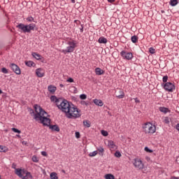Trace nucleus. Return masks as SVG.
Returning a JSON list of instances; mask_svg holds the SVG:
<instances>
[{
    "mask_svg": "<svg viewBox=\"0 0 179 179\" xmlns=\"http://www.w3.org/2000/svg\"><path fill=\"white\" fill-rule=\"evenodd\" d=\"M57 108L62 113H65L67 118L75 120L80 117V110H79L73 104L70 103L65 99H62L57 103Z\"/></svg>",
    "mask_w": 179,
    "mask_h": 179,
    "instance_id": "f257e3e1",
    "label": "nucleus"
},
{
    "mask_svg": "<svg viewBox=\"0 0 179 179\" xmlns=\"http://www.w3.org/2000/svg\"><path fill=\"white\" fill-rule=\"evenodd\" d=\"M17 29H19L22 33H31V30H34L36 27L35 24H29L25 25L24 24L20 23L16 26Z\"/></svg>",
    "mask_w": 179,
    "mask_h": 179,
    "instance_id": "f03ea898",
    "label": "nucleus"
},
{
    "mask_svg": "<svg viewBox=\"0 0 179 179\" xmlns=\"http://www.w3.org/2000/svg\"><path fill=\"white\" fill-rule=\"evenodd\" d=\"M15 173L20 178L29 179L33 178L31 173L25 169H15Z\"/></svg>",
    "mask_w": 179,
    "mask_h": 179,
    "instance_id": "7ed1b4c3",
    "label": "nucleus"
},
{
    "mask_svg": "<svg viewBox=\"0 0 179 179\" xmlns=\"http://www.w3.org/2000/svg\"><path fill=\"white\" fill-rule=\"evenodd\" d=\"M15 173L20 178L29 179L33 178L31 173L25 169H15Z\"/></svg>",
    "mask_w": 179,
    "mask_h": 179,
    "instance_id": "20e7f679",
    "label": "nucleus"
},
{
    "mask_svg": "<svg viewBox=\"0 0 179 179\" xmlns=\"http://www.w3.org/2000/svg\"><path fill=\"white\" fill-rule=\"evenodd\" d=\"M143 132L148 134V135H152L156 132V126L153 125L150 122H147L143 126Z\"/></svg>",
    "mask_w": 179,
    "mask_h": 179,
    "instance_id": "39448f33",
    "label": "nucleus"
},
{
    "mask_svg": "<svg viewBox=\"0 0 179 179\" xmlns=\"http://www.w3.org/2000/svg\"><path fill=\"white\" fill-rule=\"evenodd\" d=\"M34 108L35 110V112L36 113V114L34 115V117L36 121H38V118H40L41 116L47 115V112H45V110H44V109L41 108V106L36 104L34 105Z\"/></svg>",
    "mask_w": 179,
    "mask_h": 179,
    "instance_id": "423d86ee",
    "label": "nucleus"
},
{
    "mask_svg": "<svg viewBox=\"0 0 179 179\" xmlns=\"http://www.w3.org/2000/svg\"><path fill=\"white\" fill-rule=\"evenodd\" d=\"M67 44L69 46L66 50H62V52H64V54H66V52H73L75 48H76V43H75V41H69Z\"/></svg>",
    "mask_w": 179,
    "mask_h": 179,
    "instance_id": "0eeeda50",
    "label": "nucleus"
},
{
    "mask_svg": "<svg viewBox=\"0 0 179 179\" xmlns=\"http://www.w3.org/2000/svg\"><path fill=\"white\" fill-rule=\"evenodd\" d=\"M38 121H41V124L46 127H50V125H51V120L45 117V115L38 117Z\"/></svg>",
    "mask_w": 179,
    "mask_h": 179,
    "instance_id": "6e6552de",
    "label": "nucleus"
},
{
    "mask_svg": "<svg viewBox=\"0 0 179 179\" xmlns=\"http://www.w3.org/2000/svg\"><path fill=\"white\" fill-rule=\"evenodd\" d=\"M134 166L136 167V169H138V170H142L143 169V162H142V160L139 159H135L134 162Z\"/></svg>",
    "mask_w": 179,
    "mask_h": 179,
    "instance_id": "1a4fd4ad",
    "label": "nucleus"
},
{
    "mask_svg": "<svg viewBox=\"0 0 179 179\" xmlns=\"http://www.w3.org/2000/svg\"><path fill=\"white\" fill-rule=\"evenodd\" d=\"M10 68L16 73V75H20L22 73V71H20V68L15 64L11 63L10 64Z\"/></svg>",
    "mask_w": 179,
    "mask_h": 179,
    "instance_id": "9d476101",
    "label": "nucleus"
},
{
    "mask_svg": "<svg viewBox=\"0 0 179 179\" xmlns=\"http://www.w3.org/2000/svg\"><path fill=\"white\" fill-rule=\"evenodd\" d=\"M164 88L167 92H173V90H176V86L171 83H166L164 84Z\"/></svg>",
    "mask_w": 179,
    "mask_h": 179,
    "instance_id": "9b49d317",
    "label": "nucleus"
},
{
    "mask_svg": "<svg viewBox=\"0 0 179 179\" xmlns=\"http://www.w3.org/2000/svg\"><path fill=\"white\" fill-rule=\"evenodd\" d=\"M120 55L124 58V59H132L134 55L131 52H127L122 50L120 52Z\"/></svg>",
    "mask_w": 179,
    "mask_h": 179,
    "instance_id": "f8f14e48",
    "label": "nucleus"
},
{
    "mask_svg": "<svg viewBox=\"0 0 179 179\" xmlns=\"http://www.w3.org/2000/svg\"><path fill=\"white\" fill-rule=\"evenodd\" d=\"M36 75L38 78H43L45 75L44 70L43 69L39 68L36 70Z\"/></svg>",
    "mask_w": 179,
    "mask_h": 179,
    "instance_id": "ddd939ff",
    "label": "nucleus"
},
{
    "mask_svg": "<svg viewBox=\"0 0 179 179\" xmlns=\"http://www.w3.org/2000/svg\"><path fill=\"white\" fill-rule=\"evenodd\" d=\"M48 92H50V93L54 94V93H55V92L57 91V87L50 85L48 87Z\"/></svg>",
    "mask_w": 179,
    "mask_h": 179,
    "instance_id": "4468645a",
    "label": "nucleus"
},
{
    "mask_svg": "<svg viewBox=\"0 0 179 179\" xmlns=\"http://www.w3.org/2000/svg\"><path fill=\"white\" fill-rule=\"evenodd\" d=\"M93 102L96 104V106H99V107H103V103L101 99H94Z\"/></svg>",
    "mask_w": 179,
    "mask_h": 179,
    "instance_id": "2eb2a0df",
    "label": "nucleus"
},
{
    "mask_svg": "<svg viewBox=\"0 0 179 179\" xmlns=\"http://www.w3.org/2000/svg\"><path fill=\"white\" fill-rule=\"evenodd\" d=\"M50 100H51V101H55L56 103V106L57 107L59 101L62 100V99H61V98L57 99V96H51Z\"/></svg>",
    "mask_w": 179,
    "mask_h": 179,
    "instance_id": "dca6fc26",
    "label": "nucleus"
},
{
    "mask_svg": "<svg viewBox=\"0 0 179 179\" xmlns=\"http://www.w3.org/2000/svg\"><path fill=\"white\" fill-rule=\"evenodd\" d=\"M50 129H52V131H56V132H59V127L58 125L55 124V125H49Z\"/></svg>",
    "mask_w": 179,
    "mask_h": 179,
    "instance_id": "f3484780",
    "label": "nucleus"
},
{
    "mask_svg": "<svg viewBox=\"0 0 179 179\" xmlns=\"http://www.w3.org/2000/svg\"><path fill=\"white\" fill-rule=\"evenodd\" d=\"M108 145L110 149H117V145H115L113 141H109L108 142Z\"/></svg>",
    "mask_w": 179,
    "mask_h": 179,
    "instance_id": "a211bd4d",
    "label": "nucleus"
},
{
    "mask_svg": "<svg viewBox=\"0 0 179 179\" xmlns=\"http://www.w3.org/2000/svg\"><path fill=\"white\" fill-rule=\"evenodd\" d=\"M99 43L100 44H106L107 43V38H104V37H100L98 40Z\"/></svg>",
    "mask_w": 179,
    "mask_h": 179,
    "instance_id": "6ab92c4d",
    "label": "nucleus"
},
{
    "mask_svg": "<svg viewBox=\"0 0 179 179\" xmlns=\"http://www.w3.org/2000/svg\"><path fill=\"white\" fill-rule=\"evenodd\" d=\"M32 56L34 57V58H35L36 59H38V60H40L42 58V57L40 55V54H38L37 52H32Z\"/></svg>",
    "mask_w": 179,
    "mask_h": 179,
    "instance_id": "aec40b11",
    "label": "nucleus"
},
{
    "mask_svg": "<svg viewBox=\"0 0 179 179\" xmlns=\"http://www.w3.org/2000/svg\"><path fill=\"white\" fill-rule=\"evenodd\" d=\"M95 73L96 75H103V73H104V71H103L100 68H96L95 69Z\"/></svg>",
    "mask_w": 179,
    "mask_h": 179,
    "instance_id": "412c9836",
    "label": "nucleus"
},
{
    "mask_svg": "<svg viewBox=\"0 0 179 179\" xmlns=\"http://www.w3.org/2000/svg\"><path fill=\"white\" fill-rule=\"evenodd\" d=\"M25 65H27V66H36V63L32 61H27L25 62Z\"/></svg>",
    "mask_w": 179,
    "mask_h": 179,
    "instance_id": "4be33fe9",
    "label": "nucleus"
},
{
    "mask_svg": "<svg viewBox=\"0 0 179 179\" xmlns=\"http://www.w3.org/2000/svg\"><path fill=\"white\" fill-rule=\"evenodd\" d=\"M159 111H161V113H164V114H166V113H169V108L164 107H159Z\"/></svg>",
    "mask_w": 179,
    "mask_h": 179,
    "instance_id": "5701e85b",
    "label": "nucleus"
},
{
    "mask_svg": "<svg viewBox=\"0 0 179 179\" xmlns=\"http://www.w3.org/2000/svg\"><path fill=\"white\" fill-rule=\"evenodd\" d=\"M105 178L106 179H115V178L114 177V175H113L111 173H108V174L105 175Z\"/></svg>",
    "mask_w": 179,
    "mask_h": 179,
    "instance_id": "b1692460",
    "label": "nucleus"
},
{
    "mask_svg": "<svg viewBox=\"0 0 179 179\" xmlns=\"http://www.w3.org/2000/svg\"><path fill=\"white\" fill-rule=\"evenodd\" d=\"M178 3V0H171L170 1V5L171 6H176Z\"/></svg>",
    "mask_w": 179,
    "mask_h": 179,
    "instance_id": "393cba45",
    "label": "nucleus"
},
{
    "mask_svg": "<svg viewBox=\"0 0 179 179\" xmlns=\"http://www.w3.org/2000/svg\"><path fill=\"white\" fill-rule=\"evenodd\" d=\"M83 125L85 126L87 128H90V122L89 120H84Z\"/></svg>",
    "mask_w": 179,
    "mask_h": 179,
    "instance_id": "a878e982",
    "label": "nucleus"
},
{
    "mask_svg": "<svg viewBox=\"0 0 179 179\" xmlns=\"http://www.w3.org/2000/svg\"><path fill=\"white\" fill-rule=\"evenodd\" d=\"M50 178L51 179H58V176H57V173L52 172L50 173Z\"/></svg>",
    "mask_w": 179,
    "mask_h": 179,
    "instance_id": "bb28decb",
    "label": "nucleus"
},
{
    "mask_svg": "<svg viewBox=\"0 0 179 179\" xmlns=\"http://www.w3.org/2000/svg\"><path fill=\"white\" fill-rule=\"evenodd\" d=\"M120 94L116 95V97H117V99H124V96H125L124 92L120 91Z\"/></svg>",
    "mask_w": 179,
    "mask_h": 179,
    "instance_id": "cd10ccee",
    "label": "nucleus"
},
{
    "mask_svg": "<svg viewBox=\"0 0 179 179\" xmlns=\"http://www.w3.org/2000/svg\"><path fill=\"white\" fill-rule=\"evenodd\" d=\"M131 41H132V43H138V36H131Z\"/></svg>",
    "mask_w": 179,
    "mask_h": 179,
    "instance_id": "c85d7f7f",
    "label": "nucleus"
},
{
    "mask_svg": "<svg viewBox=\"0 0 179 179\" xmlns=\"http://www.w3.org/2000/svg\"><path fill=\"white\" fill-rule=\"evenodd\" d=\"M8 150V148L6 147H3V145H0V152H5Z\"/></svg>",
    "mask_w": 179,
    "mask_h": 179,
    "instance_id": "c756f323",
    "label": "nucleus"
},
{
    "mask_svg": "<svg viewBox=\"0 0 179 179\" xmlns=\"http://www.w3.org/2000/svg\"><path fill=\"white\" fill-rule=\"evenodd\" d=\"M98 152L97 151H94L92 152H90L89 154V157H94V156H96L97 155Z\"/></svg>",
    "mask_w": 179,
    "mask_h": 179,
    "instance_id": "7c9ffc66",
    "label": "nucleus"
},
{
    "mask_svg": "<svg viewBox=\"0 0 179 179\" xmlns=\"http://www.w3.org/2000/svg\"><path fill=\"white\" fill-rule=\"evenodd\" d=\"M12 131L15 132V134H22V131L16 128H12Z\"/></svg>",
    "mask_w": 179,
    "mask_h": 179,
    "instance_id": "2f4dec72",
    "label": "nucleus"
},
{
    "mask_svg": "<svg viewBox=\"0 0 179 179\" xmlns=\"http://www.w3.org/2000/svg\"><path fill=\"white\" fill-rule=\"evenodd\" d=\"M32 162H34V163H38V158H37V156L34 155L32 157Z\"/></svg>",
    "mask_w": 179,
    "mask_h": 179,
    "instance_id": "473e14b6",
    "label": "nucleus"
},
{
    "mask_svg": "<svg viewBox=\"0 0 179 179\" xmlns=\"http://www.w3.org/2000/svg\"><path fill=\"white\" fill-rule=\"evenodd\" d=\"M87 98V96L85 94H82L81 95H80V99H81V100H86Z\"/></svg>",
    "mask_w": 179,
    "mask_h": 179,
    "instance_id": "72a5a7b5",
    "label": "nucleus"
},
{
    "mask_svg": "<svg viewBox=\"0 0 179 179\" xmlns=\"http://www.w3.org/2000/svg\"><path fill=\"white\" fill-rule=\"evenodd\" d=\"M101 133L103 136H108V132L105 130H101Z\"/></svg>",
    "mask_w": 179,
    "mask_h": 179,
    "instance_id": "f704fd0d",
    "label": "nucleus"
},
{
    "mask_svg": "<svg viewBox=\"0 0 179 179\" xmlns=\"http://www.w3.org/2000/svg\"><path fill=\"white\" fill-rule=\"evenodd\" d=\"M144 150H145V152H148V153H153V150L149 149V148H148V147H145V148H144Z\"/></svg>",
    "mask_w": 179,
    "mask_h": 179,
    "instance_id": "c9c22d12",
    "label": "nucleus"
},
{
    "mask_svg": "<svg viewBox=\"0 0 179 179\" xmlns=\"http://www.w3.org/2000/svg\"><path fill=\"white\" fill-rule=\"evenodd\" d=\"M27 22H34V18L33 17H31V16L28 17L27 18Z\"/></svg>",
    "mask_w": 179,
    "mask_h": 179,
    "instance_id": "e433bc0d",
    "label": "nucleus"
},
{
    "mask_svg": "<svg viewBox=\"0 0 179 179\" xmlns=\"http://www.w3.org/2000/svg\"><path fill=\"white\" fill-rule=\"evenodd\" d=\"M115 157H121V152H120V151H116L115 152Z\"/></svg>",
    "mask_w": 179,
    "mask_h": 179,
    "instance_id": "4c0bfd02",
    "label": "nucleus"
},
{
    "mask_svg": "<svg viewBox=\"0 0 179 179\" xmlns=\"http://www.w3.org/2000/svg\"><path fill=\"white\" fill-rule=\"evenodd\" d=\"M149 52H150V54H155V52H156V51H155V48H150V49H149Z\"/></svg>",
    "mask_w": 179,
    "mask_h": 179,
    "instance_id": "58836bf2",
    "label": "nucleus"
},
{
    "mask_svg": "<svg viewBox=\"0 0 179 179\" xmlns=\"http://www.w3.org/2000/svg\"><path fill=\"white\" fill-rule=\"evenodd\" d=\"M1 72H2L3 73H8V71L7 69L5 68V67H3V68L1 69Z\"/></svg>",
    "mask_w": 179,
    "mask_h": 179,
    "instance_id": "ea45409f",
    "label": "nucleus"
},
{
    "mask_svg": "<svg viewBox=\"0 0 179 179\" xmlns=\"http://www.w3.org/2000/svg\"><path fill=\"white\" fill-rule=\"evenodd\" d=\"M168 79H169V76H164L163 77V82H164V83H166V82H167Z\"/></svg>",
    "mask_w": 179,
    "mask_h": 179,
    "instance_id": "a19ab883",
    "label": "nucleus"
},
{
    "mask_svg": "<svg viewBox=\"0 0 179 179\" xmlns=\"http://www.w3.org/2000/svg\"><path fill=\"white\" fill-rule=\"evenodd\" d=\"M164 122H165V124H169L170 122L169 117H166L164 120Z\"/></svg>",
    "mask_w": 179,
    "mask_h": 179,
    "instance_id": "79ce46f5",
    "label": "nucleus"
},
{
    "mask_svg": "<svg viewBox=\"0 0 179 179\" xmlns=\"http://www.w3.org/2000/svg\"><path fill=\"white\" fill-rule=\"evenodd\" d=\"M76 138H77V139H79V138H80V133H79V131L76 132Z\"/></svg>",
    "mask_w": 179,
    "mask_h": 179,
    "instance_id": "37998d69",
    "label": "nucleus"
},
{
    "mask_svg": "<svg viewBox=\"0 0 179 179\" xmlns=\"http://www.w3.org/2000/svg\"><path fill=\"white\" fill-rule=\"evenodd\" d=\"M66 82H68L69 83H73V79L72 78H69V79H67Z\"/></svg>",
    "mask_w": 179,
    "mask_h": 179,
    "instance_id": "c03bdc74",
    "label": "nucleus"
},
{
    "mask_svg": "<svg viewBox=\"0 0 179 179\" xmlns=\"http://www.w3.org/2000/svg\"><path fill=\"white\" fill-rule=\"evenodd\" d=\"M98 151L100 152L101 153H103L104 152V148H103V147H100L98 149Z\"/></svg>",
    "mask_w": 179,
    "mask_h": 179,
    "instance_id": "a18cd8bd",
    "label": "nucleus"
},
{
    "mask_svg": "<svg viewBox=\"0 0 179 179\" xmlns=\"http://www.w3.org/2000/svg\"><path fill=\"white\" fill-rule=\"evenodd\" d=\"M30 114H31V115H34H34H36V113H34V110L33 109H31V110H30Z\"/></svg>",
    "mask_w": 179,
    "mask_h": 179,
    "instance_id": "49530a36",
    "label": "nucleus"
},
{
    "mask_svg": "<svg viewBox=\"0 0 179 179\" xmlns=\"http://www.w3.org/2000/svg\"><path fill=\"white\" fill-rule=\"evenodd\" d=\"M81 104H82L83 106H87L88 103H87L86 101H81Z\"/></svg>",
    "mask_w": 179,
    "mask_h": 179,
    "instance_id": "de8ad7c7",
    "label": "nucleus"
},
{
    "mask_svg": "<svg viewBox=\"0 0 179 179\" xmlns=\"http://www.w3.org/2000/svg\"><path fill=\"white\" fill-rule=\"evenodd\" d=\"M41 155L42 156H47V152L45 151H42Z\"/></svg>",
    "mask_w": 179,
    "mask_h": 179,
    "instance_id": "09e8293b",
    "label": "nucleus"
},
{
    "mask_svg": "<svg viewBox=\"0 0 179 179\" xmlns=\"http://www.w3.org/2000/svg\"><path fill=\"white\" fill-rule=\"evenodd\" d=\"M74 22H75V23H76V24H80V21H79L78 20H76Z\"/></svg>",
    "mask_w": 179,
    "mask_h": 179,
    "instance_id": "8fccbe9b",
    "label": "nucleus"
},
{
    "mask_svg": "<svg viewBox=\"0 0 179 179\" xmlns=\"http://www.w3.org/2000/svg\"><path fill=\"white\" fill-rule=\"evenodd\" d=\"M176 128L177 131H179V123H178V124L176 125Z\"/></svg>",
    "mask_w": 179,
    "mask_h": 179,
    "instance_id": "3c124183",
    "label": "nucleus"
},
{
    "mask_svg": "<svg viewBox=\"0 0 179 179\" xmlns=\"http://www.w3.org/2000/svg\"><path fill=\"white\" fill-rule=\"evenodd\" d=\"M80 32L83 33V25H81V28H80Z\"/></svg>",
    "mask_w": 179,
    "mask_h": 179,
    "instance_id": "603ef678",
    "label": "nucleus"
},
{
    "mask_svg": "<svg viewBox=\"0 0 179 179\" xmlns=\"http://www.w3.org/2000/svg\"><path fill=\"white\" fill-rule=\"evenodd\" d=\"M171 179H179V177L172 176Z\"/></svg>",
    "mask_w": 179,
    "mask_h": 179,
    "instance_id": "864d4df0",
    "label": "nucleus"
},
{
    "mask_svg": "<svg viewBox=\"0 0 179 179\" xmlns=\"http://www.w3.org/2000/svg\"><path fill=\"white\" fill-rule=\"evenodd\" d=\"M108 2L113 3V2H115V0H108Z\"/></svg>",
    "mask_w": 179,
    "mask_h": 179,
    "instance_id": "5fc2aeb1",
    "label": "nucleus"
},
{
    "mask_svg": "<svg viewBox=\"0 0 179 179\" xmlns=\"http://www.w3.org/2000/svg\"><path fill=\"white\" fill-rule=\"evenodd\" d=\"M59 86H60V87H64V85L63 84H60Z\"/></svg>",
    "mask_w": 179,
    "mask_h": 179,
    "instance_id": "6e6d98bb",
    "label": "nucleus"
},
{
    "mask_svg": "<svg viewBox=\"0 0 179 179\" xmlns=\"http://www.w3.org/2000/svg\"><path fill=\"white\" fill-rule=\"evenodd\" d=\"M72 3H75V0H71Z\"/></svg>",
    "mask_w": 179,
    "mask_h": 179,
    "instance_id": "4d7b16f0",
    "label": "nucleus"
},
{
    "mask_svg": "<svg viewBox=\"0 0 179 179\" xmlns=\"http://www.w3.org/2000/svg\"><path fill=\"white\" fill-rule=\"evenodd\" d=\"M0 94H2V90H0Z\"/></svg>",
    "mask_w": 179,
    "mask_h": 179,
    "instance_id": "13d9d810",
    "label": "nucleus"
},
{
    "mask_svg": "<svg viewBox=\"0 0 179 179\" xmlns=\"http://www.w3.org/2000/svg\"><path fill=\"white\" fill-rule=\"evenodd\" d=\"M161 12H162V13H164V10H162Z\"/></svg>",
    "mask_w": 179,
    "mask_h": 179,
    "instance_id": "bf43d9fd",
    "label": "nucleus"
},
{
    "mask_svg": "<svg viewBox=\"0 0 179 179\" xmlns=\"http://www.w3.org/2000/svg\"><path fill=\"white\" fill-rule=\"evenodd\" d=\"M17 136H18V138H20V135H17Z\"/></svg>",
    "mask_w": 179,
    "mask_h": 179,
    "instance_id": "052dcab7",
    "label": "nucleus"
},
{
    "mask_svg": "<svg viewBox=\"0 0 179 179\" xmlns=\"http://www.w3.org/2000/svg\"><path fill=\"white\" fill-rule=\"evenodd\" d=\"M63 171V173H65V171Z\"/></svg>",
    "mask_w": 179,
    "mask_h": 179,
    "instance_id": "680f3d73",
    "label": "nucleus"
},
{
    "mask_svg": "<svg viewBox=\"0 0 179 179\" xmlns=\"http://www.w3.org/2000/svg\"><path fill=\"white\" fill-rule=\"evenodd\" d=\"M0 179H1V176H0Z\"/></svg>",
    "mask_w": 179,
    "mask_h": 179,
    "instance_id": "e2e57ef3",
    "label": "nucleus"
}]
</instances>
